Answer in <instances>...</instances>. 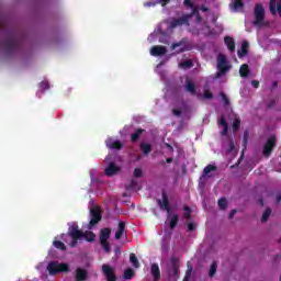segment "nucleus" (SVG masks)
I'll return each mask as SVG.
<instances>
[{
    "instance_id": "nucleus-1",
    "label": "nucleus",
    "mask_w": 281,
    "mask_h": 281,
    "mask_svg": "<svg viewBox=\"0 0 281 281\" xmlns=\"http://www.w3.org/2000/svg\"><path fill=\"white\" fill-rule=\"evenodd\" d=\"M68 236L71 238L69 247L74 248L78 246V240H87V243H95V233L91 231L82 232L78 227V223L74 222L68 229Z\"/></svg>"
},
{
    "instance_id": "nucleus-2",
    "label": "nucleus",
    "mask_w": 281,
    "mask_h": 281,
    "mask_svg": "<svg viewBox=\"0 0 281 281\" xmlns=\"http://www.w3.org/2000/svg\"><path fill=\"white\" fill-rule=\"evenodd\" d=\"M254 16H255V20L252 21V25L255 27H265L266 12L262 3L255 4Z\"/></svg>"
},
{
    "instance_id": "nucleus-3",
    "label": "nucleus",
    "mask_w": 281,
    "mask_h": 281,
    "mask_svg": "<svg viewBox=\"0 0 281 281\" xmlns=\"http://www.w3.org/2000/svg\"><path fill=\"white\" fill-rule=\"evenodd\" d=\"M47 271L49 276H56L58 273H69V265L58 261H50L47 266Z\"/></svg>"
},
{
    "instance_id": "nucleus-4",
    "label": "nucleus",
    "mask_w": 281,
    "mask_h": 281,
    "mask_svg": "<svg viewBox=\"0 0 281 281\" xmlns=\"http://www.w3.org/2000/svg\"><path fill=\"white\" fill-rule=\"evenodd\" d=\"M167 273L170 281L179 280V258L171 257L167 268Z\"/></svg>"
},
{
    "instance_id": "nucleus-5",
    "label": "nucleus",
    "mask_w": 281,
    "mask_h": 281,
    "mask_svg": "<svg viewBox=\"0 0 281 281\" xmlns=\"http://www.w3.org/2000/svg\"><path fill=\"white\" fill-rule=\"evenodd\" d=\"M100 221H102V213H100V207L94 206L90 210V222L88 229H93V227H95Z\"/></svg>"
},
{
    "instance_id": "nucleus-6",
    "label": "nucleus",
    "mask_w": 281,
    "mask_h": 281,
    "mask_svg": "<svg viewBox=\"0 0 281 281\" xmlns=\"http://www.w3.org/2000/svg\"><path fill=\"white\" fill-rule=\"evenodd\" d=\"M276 146H278V138H276V136H270L263 145V157H271V153H273V148H276Z\"/></svg>"
},
{
    "instance_id": "nucleus-7",
    "label": "nucleus",
    "mask_w": 281,
    "mask_h": 281,
    "mask_svg": "<svg viewBox=\"0 0 281 281\" xmlns=\"http://www.w3.org/2000/svg\"><path fill=\"white\" fill-rule=\"evenodd\" d=\"M217 78H221V76H224V74H227L229 71V66L227 65V57L225 55L220 54L217 56Z\"/></svg>"
},
{
    "instance_id": "nucleus-8",
    "label": "nucleus",
    "mask_w": 281,
    "mask_h": 281,
    "mask_svg": "<svg viewBox=\"0 0 281 281\" xmlns=\"http://www.w3.org/2000/svg\"><path fill=\"white\" fill-rule=\"evenodd\" d=\"M19 40H16L14 35L8 36L4 41V47L7 52H9V54H12V52H16V49H19Z\"/></svg>"
},
{
    "instance_id": "nucleus-9",
    "label": "nucleus",
    "mask_w": 281,
    "mask_h": 281,
    "mask_svg": "<svg viewBox=\"0 0 281 281\" xmlns=\"http://www.w3.org/2000/svg\"><path fill=\"white\" fill-rule=\"evenodd\" d=\"M177 47H181L179 49L180 54H183V52H190V49H192V46L188 43V37H183L180 42L171 45V49H176Z\"/></svg>"
},
{
    "instance_id": "nucleus-10",
    "label": "nucleus",
    "mask_w": 281,
    "mask_h": 281,
    "mask_svg": "<svg viewBox=\"0 0 281 281\" xmlns=\"http://www.w3.org/2000/svg\"><path fill=\"white\" fill-rule=\"evenodd\" d=\"M157 203L162 212H170V201L166 191H162V200H157Z\"/></svg>"
},
{
    "instance_id": "nucleus-11",
    "label": "nucleus",
    "mask_w": 281,
    "mask_h": 281,
    "mask_svg": "<svg viewBox=\"0 0 281 281\" xmlns=\"http://www.w3.org/2000/svg\"><path fill=\"white\" fill-rule=\"evenodd\" d=\"M102 271L108 281H116L117 280V277H115V272L113 271V268H111V266L104 263L102 266Z\"/></svg>"
},
{
    "instance_id": "nucleus-12",
    "label": "nucleus",
    "mask_w": 281,
    "mask_h": 281,
    "mask_svg": "<svg viewBox=\"0 0 281 281\" xmlns=\"http://www.w3.org/2000/svg\"><path fill=\"white\" fill-rule=\"evenodd\" d=\"M75 280L76 281H87L89 280V271L83 268H77L75 270Z\"/></svg>"
},
{
    "instance_id": "nucleus-13",
    "label": "nucleus",
    "mask_w": 281,
    "mask_h": 281,
    "mask_svg": "<svg viewBox=\"0 0 281 281\" xmlns=\"http://www.w3.org/2000/svg\"><path fill=\"white\" fill-rule=\"evenodd\" d=\"M188 21H190V15H183L181 18H178V19H173L171 22H170V27L172 30H175V27H179L181 25H186L188 24Z\"/></svg>"
},
{
    "instance_id": "nucleus-14",
    "label": "nucleus",
    "mask_w": 281,
    "mask_h": 281,
    "mask_svg": "<svg viewBox=\"0 0 281 281\" xmlns=\"http://www.w3.org/2000/svg\"><path fill=\"white\" fill-rule=\"evenodd\" d=\"M281 16V0H270V14Z\"/></svg>"
},
{
    "instance_id": "nucleus-15",
    "label": "nucleus",
    "mask_w": 281,
    "mask_h": 281,
    "mask_svg": "<svg viewBox=\"0 0 281 281\" xmlns=\"http://www.w3.org/2000/svg\"><path fill=\"white\" fill-rule=\"evenodd\" d=\"M167 53H168V49L166 48V46H161V45L153 46L150 49L151 56H165V54Z\"/></svg>"
},
{
    "instance_id": "nucleus-16",
    "label": "nucleus",
    "mask_w": 281,
    "mask_h": 281,
    "mask_svg": "<svg viewBox=\"0 0 281 281\" xmlns=\"http://www.w3.org/2000/svg\"><path fill=\"white\" fill-rule=\"evenodd\" d=\"M150 271H151L154 281H159L161 279V270L159 269L158 263H151Z\"/></svg>"
},
{
    "instance_id": "nucleus-17",
    "label": "nucleus",
    "mask_w": 281,
    "mask_h": 281,
    "mask_svg": "<svg viewBox=\"0 0 281 281\" xmlns=\"http://www.w3.org/2000/svg\"><path fill=\"white\" fill-rule=\"evenodd\" d=\"M120 171V167L115 165V162H110L108 168H105L106 177H113V175H117Z\"/></svg>"
},
{
    "instance_id": "nucleus-18",
    "label": "nucleus",
    "mask_w": 281,
    "mask_h": 281,
    "mask_svg": "<svg viewBox=\"0 0 281 281\" xmlns=\"http://www.w3.org/2000/svg\"><path fill=\"white\" fill-rule=\"evenodd\" d=\"M186 91L190 93L191 95H196V85H194V81L191 79L187 80V83L184 86Z\"/></svg>"
},
{
    "instance_id": "nucleus-19",
    "label": "nucleus",
    "mask_w": 281,
    "mask_h": 281,
    "mask_svg": "<svg viewBox=\"0 0 281 281\" xmlns=\"http://www.w3.org/2000/svg\"><path fill=\"white\" fill-rule=\"evenodd\" d=\"M216 171V166L214 165H207L203 171H202V176L200 177V181H203V179H205V177H212L210 176L211 172Z\"/></svg>"
},
{
    "instance_id": "nucleus-20",
    "label": "nucleus",
    "mask_w": 281,
    "mask_h": 281,
    "mask_svg": "<svg viewBox=\"0 0 281 281\" xmlns=\"http://www.w3.org/2000/svg\"><path fill=\"white\" fill-rule=\"evenodd\" d=\"M217 124L223 127L222 135H227L229 131V124L227 123V119H225V116L222 115Z\"/></svg>"
},
{
    "instance_id": "nucleus-21",
    "label": "nucleus",
    "mask_w": 281,
    "mask_h": 281,
    "mask_svg": "<svg viewBox=\"0 0 281 281\" xmlns=\"http://www.w3.org/2000/svg\"><path fill=\"white\" fill-rule=\"evenodd\" d=\"M126 231V222H120L119 228L115 232V238L116 240H121L122 236H124V232Z\"/></svg>"
},
{
    "instance_id": "nucleus-22",
    "label": "nucleus",
    "mask_w": 281,
    "mask_h": 281,
    "mask_svg": "<svg viewBox=\"0 0 281 281\" xmlns=\"http://www.w3.org/2000/svg\"><path fill=\"white\" fill-rule=\"evenodd\" d=\"M238 58H245L249 54V42H243L240 50L237 52Z\"/></svg>"
},
{
    "instance_id": "nucleus-23",
    "label": "nucleus",
    "mask_w": 281,
    "mask_h": 281,
    "mask_svg": "<svg viewBox=\"0 0 281 281\" xmlns=\"http://www.w3.org/2000/svg\"><path fill=\"white\" fill-rule=\"evenodd\" d=\"M224 43H225V45L227 46V48H228L232 53L236 52V42H234V38H233V37H231V36H225V37H224Z\"/></svg>"
},
{
    "instance_id": "nucleus-24",
    "label": "nucleus",
    "mask_w": 281,
    "mask_h": 281,
    "mask_svg": "<svg viewBox=\"0 0 281 281\" xmlns=\"http://www.w3.org/2000/svg\"><path fill=\"white\" fill-rule=\"evenodd\" d=\"M144 128H137L131 136V142L135 144L136 142H139V137H142V134L144 133Z\"/></svg>"
},
{
    "instance_id": "nucleus-25",
    "label": "nucleus",
    "mask_w": 281,
    "mask_h": 281,
    "mask_svg": "<svg viewBox=\"0 0 281 281\" xmlns=\"http://www.w3.org/2000/svg\"><path fill=\"white\" fill-rule=\"evenodd\" d=\"M111 238V228L105 227L100 232V240H109Z\"/></svg>"
},
{
    "instance_id": "nucleus-26",
    "label": "nucleus",
    "mask_w": 281,
    "mask_h": 281,
    "mask_svg": "<svg viewBox=\"0 0 281 281\" xmlns=\"http://www.w3.org/2000/svg\"><path fill=\"white\" fill-rule=\"evenodd\" d=\"M140 150H142L143 155H150V153H153V145H150L148 143H142Z\"/></svg>"
},
{
    "instance_id": "nucleus-27",
    "label": "nucleus",
    "mask_w": 281,
    "mask_h": 281,
    "mask_svg": "<svg viewBox=\"0 0 281 281\" xmlns=\"http://www.w3.org/2000/svg\"><path fill=\"white\" fill-rule=\"evenodd\" d=\"M249 72H250L249 65L244 64V65L240 66V68H239V76L241 78H247L249 76Z\"/></svg>"
},
{
    "instance_id": "nucleus-28",
    "label": "nucleus",
    "mask_w": 281,
    "mask_h": 281,
    "mask_svg": "<svg viewBox=\"0 0 281 281\" xmlns=\"http://www.w3.org/2000/svg\"><path fill=\"white\" fill-rule=\"evenodd\" d=\"M229 7L234 10V12H238V10L245 8V3L243 0H235L234 3L229 4Z\"/></svg>"
},
{
    "instance_id": "nucleus-29",
    "label": "nucleus",
    "mask_w": 281,
    "mask_h": 281,
    "mask_svg": "<svg viewBox=\"0 0 281 281\" xmlns=\"http://www.w3.org/2000/svg\"><path fill=\"white\" fill-rule=\"evenodd\" d=\"M130 262L135 269H139V259H137V256L134 252L130 254Z\"/></svg>"
},
{
    "instance_id": "nucleus-30",
    "label": "nucleus",
    "mask_w": 281,
    "mask_h": 281,
    "mask_svg": "<svg viewBox=\"0 0 281 281\" xmlns=\"http://www.w3.org/2000/svg\"><path fill=\"white\" fill-rule=\"evenodd\" d=\"M108 148H112V150H122V142L114 140L112 144L106 143Z\"/></svg>"
},
{
    "instance_id": "nucleus-31",
    "label": "nucleus",
    "mask_w": 281,
    "mask_h": 281,
    "mask_svg": "<svg viewBox=\"0 0 281 281\" xmlns=\"http://www.w3.org/2000/svg\"><path fill=\"white\" fill-rule=\"evenodd\" d=\"M134 276H135V270H133L132 268H127L124 271L123 278L124 280H133Z\"/></svg>"
},
{
    "instance_id": "nucleus-32",
    "label": "nucleus",
    "mask_w": 281,
    "mask_h": 281,
    "mask_svg": "<svg viewBox=\"0 0 281 281\" xmlns=\"http://www.w3.org/2000/svg\"><path fill=\"white\" fill-rule=\"evenodd\" d=\"M53 246H54L55 249H59L60 251H66L67 250V246H65V243H63L60 240H54Z\"/></svg>"
},
{
    "instance_id": "nucleus-33",
    "label": "nucleus",
    "mask_w": 281,
    "mask_h": 281,
    "mask_svg": "<svg viewBox=\"0 0 281 281\" xmlns=\"http://www.w3.org/2000/svg\"><path fill=\"white\" fill-rule=\"evenodd\" d=\"M100 245L105 254H111V244H109V240H100Z\"/></svg>"
},
{
    "instance_id": "nucleus-34",
    "label": "nucleus",
    "mask_w": 281,
    "mask_h": 281,
    "mask_svg": "<svg viewBox=\"0 0 281 281\" xmlns=\"http://www.w3.org/2000/svg\"><path fill=\"white\" fill-rule=\"evenodd\" d=\"M217 270H218V266L216 265V261H213L211 263V268H210V271H209L210 278H214V276H216Z\"/></svg>"
},
{
    "instance_id": "nucleus-35",
    "label": "nucleus",
    "mask_w": 281,
    "mask_h": 281,
    "mask_svg": "<svg viewBox=\"0 0 281 281\" xmlns=\"http://www.w3.org/2000/svg\"><path fill=\"white\" fill-rule=\"evenodd\" d=\"M178 223H179V215L176 214V215L171 216L170 224H169L170 229H175V227H177Z\"/></svg>"
},
{
    "instance_id": "nucleus-36",
    "label": "nucleus",
    "mask_w": 281,
    "mask_h": 281,
    "mask_svg": "<svg viewBox=\"0 0 281 281\" xmlns=\"http://www.w3.org/2000/svg\"><path fill=\"white\" fill-rule=\"evenodd\" d=\"M270 216H271V209H266L261 217V223H267Z\"/></svg>"
},
{
    "instance_id": "nucleus-37",
    "label": "nucleus",
    "mask_w": 281,
    "mask_h": 281,
    "mask_svg": "<svg viewBox=\"0 0 281 281\" xmlns=\"http://www.w3.org/2000/svg\"><path fill=\"white\" fill-rule=\"evenodd\" d=\"M180 67H182V69H191V67H194V63H192V60L188 59V60L180 63Z\"/></svg>"
},
{
    "instance_id": "nucleus-38",
    "label": "nucleus",
    "mask_w": 281,
    "mask_h": 281,
    "mask_svg": "<svg viewBox=\"0 0 281 281\" xmlns=\"http://www.w3.org/2000/svg\"><path fill=\"white\" fill-rule=\"evenodd\" d=\"M217 203L220 210H227V199L221 198Z\"/></svg>"
},
{
    "instance_id": "nucleus-39",
    "label": "nucleus",
    "mask_w": 281,
    "mask_h": 281,
    "mask_svg": "<svg viewBox=\"0 0 281 281\" xmlns=\"http://www.w3.org/2000/svg\"><path fill=\"white\" fill-rule=\"evenodd\" d=\"M184 218H187V221H190V218H192V209H190V206H184Z\"/></svg>"
},
{
    "instance_id": "nucleus-40",
    "label": "nucleus",
    "mask_w": 281,
    "mask_h": 281,
    "mask_svg": "<svg viewBox=\"0 0 281 281\" xmlns=\"http://www.w3.org/2000/svg\"><path fill=\"white\" fill-rule=\"evenodd\" d=\"M232 128H233L234 133H236V131H239V128H240V119H235L234 120Z\"/></svg>"
},
{
    "instance_id": "nucleus-41",
    "label": "nucleus",
    "mask_w": 281,
    "mask_h": 281,
    "mask_svg": "<svg viewBox=\"0 0 281 281\" xmlns=\"http://www.w3.org/2000/svg\"><path fill=\"white\" fill-rule=\"evenodd\" d=\"M220 95L224 102V106H229V98H227V94H225V92H220Z\"/></svg>"
},
{
    "instance_id": "nucleus-42",
    "label": "nucleus",
    "mask_w": 281,
    "mask_h": 281,
    "mask_svg": "<svg viewBox=\"0 0 281 281\" xmlns=\"http://www.w3.org/2000/svg\"><path fill=\"white\" fill-rule=\"evenodd\" d=\"M137 186H138L137 180L132 179L130 182V186L127 187V190H135Z\"/></svg>"
},
{
    "instance_id": "nucleus-43",
    "label": "nucleus",
    "mask_w": 281,
    "mask_h": 281,
    "mask_svg": "<svg viewBox=\"0 0 281 281\" xmlns=\"http://www.w3.org/2000/svg\"><path fill=\"white\" fill-rule=\"evenodd\" d=\"M191 10H192L191 14H187V16H190V19H191V16L199 15V8L194 7V4H193V7H191Z\"/></svg>"
},
{
    "instance_id": "nucleus-44",
    "label": "nucleus",
    "mask_w": 281,
    "mask_h": 281,
    "mask_svg": "<svg viewBox=\"0 0 281 281\" xmlns=\"http://www.w3.org/2000/svg\"><path fill=\"white\" fill-rule=\"evenodd\" d=\"M142 175H144V171L142 170V168L134 169V177H136V179H139V177H142Z\"/></svg>"
},
{
    "instance_id": "nucleus-45",
    "label": "nucleus",
    "mask_w": 281,
    "mask_h": 281,
    "mask_svg": "<svg viewBox=\"0 0 281 281\" xmlns=\"http://www.w3.org/2000/svg\"><path fill=\"white\" fill-rule=\"evenodd\" d=\"M155 5H159L158 0H156L155 2H145L144 3L145 8H155Z\"/></svg>"
},
{
    "instance_id": "nucleus-46",
    "label": "nucleus",
    "mask_w": 281,
    "mask_h": 281,
    "mask_svg": "<svg viewBox=\"0 0 281 281\" xmlns=\"http://www.w3.org/2000/svg\"><path fill=\"white\" fill-rule=\"evenodd\" d=\"M204 98L205 100H212V98H214V94L210 90H205Z\"/></svg>"
},
{
    "instance_id": "nucleus-47",
    "label": "nucleus",
    "mask_w": 281,
    "mask_h": 281,
    "mask_svg": "<svg viewBox=\"0 0 281 281\" xmlns=\"http://www.w3.org/2000/svg\"><path fill=\"white\" fill-rule=\"evenodd\" d=\"M41 88H42L44 91H47V89H49V82H47V81H42V82H41Z\"/></svg>"
},
{
    "instance_id": "nucleus-48",
    "label": "nucleus",
    "mask_w": 281,
    "mask_h": 281,
    "mask_svg": "<svg viewBox=\"0 0 281 281\" xmlns=\"http://www.w3.org/2000/svg\"><path fill=\"white\" fill-rule=\"evenodd\" d=\"M158 4L162 5V8H166V5H168V3H170L171 0H157Z\"/></svg>"
},
{
    "instance_id": "nucleus-49",
    "label": "nucleus",
    "mask_w": 281,
    "mask_h": 281,
    "mask_svg": "<svg viewBox=\"0 0 281 281\" xmlns=\"http://www.w3.org/2000/svg\"><path fill=\"white\" fill-rule=\"evenodd\" d=\"M183 3L186 5V8H194V3L190 0H184Z\"/></svg>"
},
{
    "instance_id": "nucleus-50",
    "label": "nucleus",
    "mask_w": 281,
    "mask_h": 281,
    "mask_svg": "<svg viewBox=\"0 0 281 281\" xmlns=\"http://www.w3.org/2000/svg\"><path fill=\"white\" fill-rule=\"evenodd\" d=\"M234 148H236V145L231 140L229 144H228L227 153H233Z\"/></svg>"
},
{
    "instance_id": "nucleus-51",
    "label": "nucleus",
    "mask_w": 281,
    "mask_h": 281,
    "mask_svg": "<svg viewBox=\"0 0 281 281\" xmlns=\"http://www.w3.org/2000/svg\"><path fill=\"white\" fill-rule=\"evenodd\" d=\"M172 113H173V115H175L176 117H181V110H179V109H173V110H172Z\"/></svg>"
},
{
    "instance_id": "nucleus-52",
    "label": "nucleus",
    "mask_w": 281,
    "mask_h": 281,
    "mask_svg": "<svg viewBox=\"0 0 281 281\" xmlns=\"http://www.w3.org/2000/svg\"><path fill=\"white\" fill-rule=\"evenodd\" d=\"M188 278H190L192 276V266H188V269L186 271V274Z\"/></svg>"
},
{
    "instance_id": "nucleus-53",
    "label": "nucleus",
    "mask_w": 281,
    "mask_h": 281,
    "mask_svg": "<svg viewBox=\"0 0 281 281\" xmlns=\"http://www.w3.org/2000/svg\"><path fill=\"white\" fill-rule=\"evenodd\" d=\"M251 86L254 87V89H258V87H260V81H258V80H252V81H251Z\"/></svg>"
},
{
    "instance_id": "nucleus-54",
    "label": "nucleus",
    "mask_w": 281,
    "mask_h": 281,
    "mask_svg": "<svg viewBox=\"0 0 281 281\" xmlns=\"http://www.w3.org/2000/svg\"><path fill=\"white\" fill-rule=\"evenodd\" d=\"M188 229H189V232H194L196 229V226H194L193 223H189L188 224Z\"/></svg>"
},
{
    "instance_id": "nucleus-55",
    "label": "nucleus",
    "mask_w": 281,
    "mask_h": 281,
    "mask_svg": "<svg viewBox=\"0 0 281 281\" xmlns=\"http://www.w3.org/2000/svg\"><path fill=\"white\" fill-rule=\"evenodd\" d=\"M278 85H280L279 81H273L270 91H273V89H278Z\"/></svg>"
},
{
    "instance_id": "nucleus-56",
    "label": "nucleus",
    "mask_w": 281,
    "mask_h": 281,
    "mask_svg": "<svg viewBox=\"0 0 281 281\" xmlns=\"http://www.w3.org/2000/svg\"><path fill=\"white\" fill-rule=\"evenodd\" d=\"M236 209L232 210L231 213L228 214V218L232 220L236 215Z\"/></svg>"
},
{
    "instance_id": "nucleus-57",
    "label": "nucleus",
    "mask_w": 281,
    "mask_h": 281,
    "mask_svg": "<svg viewBox=\"0 0 281 281\" xmlns=\"http://www.w3.org/2000/svg\"><path fill=\"white\" fill-rule=\"evenodd\" d=\"M195 16H196V23H202L203 22V18L201 16L200 13Z\"/></svg>"
},
{
    "instance_id": "nucleus-58",
    "label": "nucleus",
    "mask_w": 281,
    "mask_h": 281,
    "mask_svg": "<svg viewBox=\"0 0 281 281\" xmlns=\"http://www.w3.org/2000/svg\"><path fill=\"white\" fill-rule=\"evenodd\" d=\"M167 148L171 151L175 153V147H172V145L167 143Z\"/></svg>"
},
{
    "instance_id": "nucleus-59",
    "label": "nucleus",
    "mask_w": 281,
    "mask_h": 281,
    "mask_svg": "<svg viewBox=\"0 0 281 281\" xmlns=\"http://www.w3.org/2000/svg\"><path fill=\"white\" fill-rule=\"evenodd\" d=\"M276 202H277V203H280V202H281V194H280V193L277 194Z\"/></svg>"
},
{
    "instance_id": "nucleus-60",
    "label": "nucleus",
    "mask_w": 281,
    "mask_h": 281,
    "mask_svg": "<svg viewBox=\"0 0 281 281\" xmlns=\"http://www.w3.org/2000/svg\"><path fill=\"white\" fill-rule=\"evenodd\" d=\"M201 10H202L203 12H210V9H209L207 7H205V5H202V7H201Z\"/></svg>"
},
{
    "instance_id": "nucleus-61",
    "label": "nucleus",
    "mask_w": 281,
    "mask_h": 281,
    "mask_svg": "<svg viewBox=\"0 0 281 281\" xmlns=\"http://www.w3.org/2000/svg\"><path fill=\"white\" fill-rule=\"evenodd\" d=\"M258 203L261 205V207L265 206V200H262V198L258 200Z\"/></svg>"
},
{
    "instance_id": "nucleus-62",
    "label": "nucleus",
    "mask_w": 281,
    "mask_h": 281,
    "mask_svg": "<svg viewBox=\"0 0 281 281\" xmlns=\"http://www.w3.org/2000/svg\"><path fill=\"white\" fill-rule=\"evenodd\" d=\"M166 161H167V164H172L173 159L172 158H167Z\"/></svg>"
},
{
    "instance_id": "nucleus-63",
    "label": "nucleus",
    "mask_w": 281,
    "mask_h": 281,
    "mask_svg": "<svg viewBox=\"0 0 281 281\" xmlns=\"http://www.w3.org/2000/svg\"><path fill=\"white\" fill-rule=\"evenodd\" d=\"M182 281H190V277H188V276L184 274V278H183Z\"/></svg>"
},
{
    "instance_id": "nucleus-64",
    "label": "nucleus",
    "mask_w": 281,
    "mask_h": 281,
    "mask_svg": "<svg viewBox=\"0 0 281 281\" xmlns=\"http://www.w3.org/2000/svg\"><path fill=\"white\" fill-rule=\"evenodd\" d=\"M271 106H273V103L268 104V109H271Z\"/></svg>"
}]
</instances>
